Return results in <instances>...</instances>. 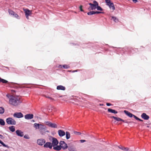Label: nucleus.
<instances>
[{"label": "nucleus", "instance_id": "nucleus-1", "mask_svg": "<svg viewBox=\"0 0 151 151\" xmlns=\"http://www.w3.org/2000/svg\"><path fill=\"white\" fill-rule=\"evenodd\" d=\"M21 102L20 98L17 96H12L10 97L9 101V104L13 106H17Z\"/></svg>", "mask_w": 151, "mask_h": 151}, {"label": "nucleus", "instance_id": "nucleus-2", "mask_svg": "<svg viewBox=\"0 0 151 151\" xmlns=\"http://www.w3.org/2000/svg\"><path fill=\"white\" fill-rule=\"evenodd\" d=\"M34 127L36 129H38L40 134L42 135L45 134L46 132H49L48 131L46 130V127L43 124L35 123Z\"/></svg>", "mask_w": 151, "mask_h": 151}, {"label": "nucleus", "instance_id": "nucleus-3", "mask_svg": "<svg viewBox=\"0 0 151 151\" xmlns=\"http://www.w3.org/2000/svg\"><path fill=\"white\" fill-rule=\"evenodd\" d=\"M89 4L90 6V7L88 8V9L89 10L95 9L96 6L99 5L98 3L96 1H93V4L89 3Z\"/></svg>", "mask_w": 151, "mask_h": 151}, {"label": "nucleus", "instance_id": "nucleus-4", "mask_svg": "<svg viewBox=\"0 0 151 151\" xmlns=\"http://www.w3.org/2000/svg\"><path fill=\"white\" fill-rule=\"evenodd\" d=\"M105 1L106 5L109 6L110 9L114 11L115 9V8L113 3L111 2L110 0H105Z\"/></svg>", "mask_w": 151, "mask_h": 151}, {"label": "nucleus", "instance_id": "nucleus-5", "mask_svg": "<svg viewBox=\"0 0 151 151\" xmlns=\"http://www.w3.org/2000/svg\"><path fill=\"white\" fill-rule=\"evenodd\" d=\"M6 122L9 124L15 125L16 123L14 119L11 117H9L6 119Z\"/></svg>", "mask_w": 151, "mask_h": 151}, {"label": "nucleus", "instance_id": "nucleus-6", "mask_svg": "<svg viewBox=\"0 0 151 151\" xmlns=\"http://www.w3.org/2000/svg\"><path fill=\"white\" fill-rule=\"evenodd\" d=\"M59 144L61 148L63 150L66 149L68 147L67 144L64 141H60Z\"/></svg>", "mask_w": 151, "mask_h": 151}, {"label": "nucleus", "instance_id": "nucleus-7", "mask_svg": "<svg viewBox=\"0 0 151 151\" xmlns=\"http://www.w3.org/2000/svg\"><path fill=\"white\" fill-rule=\"evenodd\" d=\"M58 143V141L56 138L52 137V144L53 147L57 146Z\"/></svg>", "mask_w": 151, "mask_h": 151}, {"label": "nucleus", "instance_id": "nucleus-8", "mask_svg": "<svg viewBox=\"0 0 151 151\" xmlns=\"http://www.w3.org/2000/svg\"><path fill=\"white\" fill-rule=\"evenodd\" d=\"M13 116L17 118H21L23 117V115L21 112H16L14 114Z\"/></svg>", "mask_w": 151, "mask_h": 151}, {"label": "nucleus", "instance_id": "nucleus-9", "mask_svg": "<svg viewBox=\"0 0 151 151\" xmlns=\"http://www.w3.org/2000/svg\"><path fill=\"white\" fill-rule=\"evenodd\" d=\"M37 143L38 145H42L45 143V140L44 139H38L37 140Z\"/></svg>", "mask_w": 151, "mask_h": 151}, {"label": "nucleus", "instance_id": "nucleus-10", "mask_svg": "<svg viewBox=\"0 0 151 151\" xmlns=\"http://www.w3.org/2000/svg\"><path fill=\"white\" fill-rule=\"evenodd\" d=\"M33 116L32 114H27L24 116V118L26 119H31L33 118Z\"/></svg>", "mask_w": 151, "mask_h": 151}, {"label": "nucleus", "instance_id": "nucleus-11", "mask_svg": "<svg viewBox=\"0 0 151 151\" xmlns=\"http://www.w3.org/2000/svg\"><path fill=\"white\" fill-rule=\"evenodd\" d=\"M44 146L45 147L49 148L50 149H51L52 146L51 143L47 142L44 145Z\"/></svg>", "mask_w": 151, "mask_h": 151}, {"label": "nucleus", "instance_id": "nucleus-12", "mask_svg": "<svg viewBox=\"0 0 151 151\" xmlns=\"http://www.w3.org/2000/svg\"><path fill=\"white\" fill-rule=\"evenodd\" d=\"M58 133L59 136L60 137L64 136L65 134V132L62 130H59L58 131Z\"/></svg>", "mask_w": 151, "mask_h": 151}, {"label": "nucleus", "instance_id": "nucleus-13", "mask_svg": "<svg viewBox=\"0 0 151 151\" xmlns=\"http://www.w3.org/2000/svg\"><path fill=\"white\" fill-rule=\"evenodd\" d=\"M16 132L17 135L18 136L22 137L24 136L23 132L20 130H16Z\"/></svg>", "mask_w": 151, "mask_h": 151}, {"label": "nucleus", "instance_id": "nucleus-14", "mask_svg": "<svg viewBox=\"0 0 151 151\" xmlns=\"http://www.w3.org/2000/svg\"><path fill=\"white\" fill-rule=\"evenodd\" d=\"M141 116L142 118L145 120H148L149 118V116L145 113H143L142 114Z\"/></svg>", "mask_w": 151, "mask_h": 151}, {"label": "nucleus", "instance_id": "nucleus-15", "mask_svg": "<svg viewBox=\"0 0 151 151\" xmlns=\"http://www.w3.org/2000/svg\"><path fill=\"white\" fill-rule=\"evenodd\" d=\"M124 112L126 115L130 117H132L134 116L133 114L126 110H124Z\"/></svg>", "mask_w": 151, "mask_h": 151}, {"label": "nucleus", "instance_id": "nucleus-16", "mask_svg": "<svg viewBox=\"0 0 151 151\" xmlns=\"http://www.w3.org/2000/svg\"><path fill=\"white\" fill-rule=\"evenodd\" d=\"M25 12V15H30L32 14L31 11L29 10L28 9H26L24 10Z\"/></svg>", "mask_w": 151, "mask_h": 151}, {"label": "nucleus", "instance_id": "nucleus-17", "mask_svg": "<svg viewBox=\"0 0 151 151\" xmlns=\"http://www.w3.org/2000/svg\"><path fill=\"white\" fill-rule=\"evenodd\" d=\"M57 89L58 90H62L64 91L65 89V87L61 85L58 86L57 87Z\"/></svg>", "mask_w": 151, "mask_h": 151}, {"label": "nucleus", "instance_id": "nucleus-18", "mask_svg": "<svg viewBox=\"0 0 151 151\" xmlns=\"http://www.w3.org/2000/svg\"><path fill=\"white\" fill-rule=\"evenodd\" d=\"M118 147L119 149L124 151H127L129 150V148L128 147H125L122 146H118Z\"/></svg>", "mask_w": 151, "mask_h": 151}, {"label": "nucleus", "instance_id": "nucleus-19", "mask_svg": "<svg viewBox=\"0 0 151 151\" xmlns=\"http://www.w3.org/2000/svg\"><path fill=\"white\" fill-rule=\"evenodd\" d=\"M108 111L109 112L115 114H117L118 113V112L117 111L110 108H109L108 109Z\"/></svg>", "mask_w": 151, "mask_h": 151}, {"label": "nucleus", "instance_id": "nucleus-20", "mask_svg": "<svg viewBox=\"0 0 151 151\" xmlns=\"http://www.w3.org/2000/svg\"><path fill=\"white\" fill-rule=\"evenodd\" d=\"M53 149L55 150L59 151L61 150V148L60 146V145L59 146L57 145L56 147L55 146L53 147Z\"/></svg>", "mask_w": 151, "mask_h": 151}, {"label": "nucleus", "instance_id": "nucleus-21", "mask_svg": "<svg viewBox=\"0 0 151 151\" xmlns=\"http://www.w3.org/2000/svg\"><path fill=\"white\" fill-rule=\"evenodd\" d=\"M66 138L67 139H69L70 137V133L68 132H66L65 133Z\"/></svg>", "mask_w": 151, "mask_h": 151}, {"label": "nucleus", "instance_id": "nucleus-22", "mask_svg": "<svg viewBox=\"0 0 151 151\" xmlns=\"http://www.w3.org/2000/svg\"><path fill=\"white\" fill-rule=\"evenodd\" d=\"M111 118H113L114 119L116 120L117 121H121L122 120V119L119 118V117H117L114 116H112L110 117Z\"/></svg>", "mask_w": 151, "mask_h": 151}, {"label": "nucleus", "instance_id": "nucleus-23", "mask_svg": "<svg viewBox=\"0 0 151 151\" xmlns=\"http://www.w3.org/2000/svg\"><path fill=\"white\" fill-rule=\"evenodd\" d=\"M34 69L33 67H29L27 68V72L29 73H31V72L29 71V70H32V71Z\"/></svg>", "mask_w": 151, "mask_h": 151}, {"label": "nucleus", "instance_id": "nucleus-24", "mask_svg": "<svg viewBox=\"0 0 151 151\" xmlns=\"http://www.w3.org/2000/svg\"><path fill=\"white\" fill-rule=\"evenodd\" d=\"M49 126L53 128H56L57 127V125L55 124L52 123L51 122Z\"/></svg>", "mask_w": 151, "mask_h": 151}, {"label": "nucleus", "instance_id": "nucleus-25", "mask_svg": "<svg viewBox=\"0 0 151 151\" xmlns=\"http://www.w3.org/2000/svg\"><path fill=\"white\" fill-rule=\"evenodd\" d=\"M9 130L12 132H14L15 130L14 127L13 126H12L11 127H9Z\"/></svg>", "mask_w": 151, "mask_h": 151}, {"label": "nucleus", "instance_id": "nucleus-26", "mask_svg": "<svg viewBox=\"0 0 151 151\" xmlns=\"http://www.w3.org/2000/svg\"><path fill=\"white\" fill-rule=\"evenodd\" d=\"M2 82L3 83H6L8 82V81L3 79L0 78V83Z\"/></svg>", "mask_w": 151, "mask_h": 151}, {"label": "nucleus", "instance_id": "nucleus-27", "mask_svg": "<svg viewBox=\"0 0 151 151\" xmlns=\"http://www.w3.org/2000/svg\"><path fill=\"white\" fill-rule=\"evenodd\" d=\"M5 124L4 121L1 119H0V125L2 126H4Z\"/></svg>", "mask_w": 151, "mask_h": 151}, {"label": "nucleus", "instance_id": "nucleus-28", "mask_svg": "<svg viewBox=\"0 0 151 151\" xmlns=\"http://www.w3.org/2000/svg\"><path fill=\"white\" fill-rule=\"evenodd\" d=\"M4 112V109L2 107H0V114H2Z\"/></svg>", "mask_w": 151, "mask_h": 151}, {"label": "nucleus", "instance_id": "nucleus-29", "mask_svg": "<svg viewBox=\"0 0 151 151\" xmlns=\"http://www.w3.org/2000/svg\"><path fill=\"white\" fill-rule=\"evenodd\" d=\"M111 18L113 19L114 21L115 22H117L119 21L118 19L115 17H112Z\"/></svg>", "mask_w": 151, "mask_h": 151}, {"label": "nucleus", "instance_id": "nucleus-30", "mask_svg": "<svg viewBox=\"0 0 151 151\" xmlns=\"http://www.w3.org/2000/svg\"><path fill=\"white\" fill-rule=\"evenodd\" d=\"M14 12L11 9H9L8 10V12L9 14L10 15H12L13 14V13H14Z\"/></svg>", "mask_w": 151, "mask_h": 151}, {"label": "nucleus", "instance_id": "nucleus-31", "mask_svg": "<svg viewBox=\"0 0 151 151\" xmlns=\"http://www.w3.org/2000/svg\"><path fill=\"white\" fill-rule=\"evenodd\" d=\"M68 150L69 151H75V150L74 149L73 146L69 147Z\"/></svg>", "mask_w": 151, "mask_h": 151}, {"label": "nucleus", "instance_id": "nucleus-32", "mask_svg": "<svg viewBox=\"0 0 151 151\" xmlns=\"http://www.w3.org/2000/svg\"><path fill=\"white\" fill-rule=\"evenodd\" d=\"M96 8L98 10L101 11H102L103 10V9L100 6H99V5L96 6Z\"/></svg>", "mask_w": 151, "mask_h": 151}, {"label": "nucleus", "instance_id": "nucleus-33", "mask_svg": "<svg viewBox=\"0 0 151 151\" xmlns=\"http://www.w3.org/2000/svg\"><path fill=\"white\" fill-rule=\"evenodd\" d=\"M87 14H88V15H89L94 14V12L93 11H90V12H88L87 13Z\"/></svg>", "mask_w": 151, "mask_h": 151}, {"label": "nucleus", "instance_id": "nucleus-34", "mask_svg": "<svg viewBox=\"0 0 151 151\" xmlns=\"http://www.w3.org/2000/svg\"><path fill=\"white\" fill-rule=\"evenodd\" d=\"M12 15L13 16L17 18H18V17H19L18 15L15 12H14V13H13V14Z\"/></svg>", "mask_w": 151, "mask_h": 151}, {"label": "nucleus", "instance_id": "nucleus-35", "mask_svg": "<svg viewBox=\"0 0 151 151\" xmlns=\"http://www.w3.org/2000/svg\"><path fill=\"white\" fill-rule=\"evenodd\" d=\"M12 15L13 16L17 18H18V17H19L18 15L15 12H14V13H13V14Z\"/></svg>", "mask_w": 151, "mask_h": 151}, {"label": "nucleus", "instance_id": "nucleus-36", "mask_svg": "<svg viewBox=\"0 0 151 151\" xmlns=\"http://www.w3.org/2000/svg\"><path fill=\"white\" fill-rule=\"evenodd\" d=\"M0 143L4 147H7V145H5L1 140H0Z\"/></svg>", "mask_w": 151, "mask_h": 151}, {"label": "nucleus", "instance_id": "nucleus-37", "mask_svg": "<svg viewBox=\"0 0 151 151\" xmlns=\"http://www.w3.org/2000/svg\"><path fill=\"white\" fill-rule=\"evenodd\" d=\"M74 133L77 135H80L81 134V133L75 131H74Z\"/></svg>", "mask_w": 151, "mask_h": 151}, {"label": "nucleus", "instance_id": "nucleus-38", "mask_svg": "<svg viewBox=\"0 0 151 151\" xmlns=\"http://www.w3.org/2000/svg\"><path fill=\"white\" fill-rule=\"evenodd\" d=\"M63 68H65V69L68 68L69 67V66L68 65H63Z\"/></svg>", "mask_w": 151, "mask_h": 151}, {"label": "nucleus", "instance_id": "nucleus-39", "mask_svg": "<svg viewBox=\"0 0 151 151\" xmlns=\"http://www.w3.org/2000/svg\"><path fill=\"white\" fill-rule=\"evenodd\" d=\"M103 13L102 12H98V11H96L94 12V14H99L100 13Z\"/></svg>", "mask_w": 151, "mask_h": 151}, {"label": "nucleus", "instance_id": "nucleus-40", "mask_svg": "<svg viewBox=\"0 0 151 151\" xmlns=\"http://www.w3.org/2000/svg\"><path fill=\"white\" fill-rule=\"evenodd\" d=\"M121 121H122L126 123H129L131 122H127L126 120H123L122 119V120Z\"/></svg>", "mask_w": 151, "mask_h": 151}, {"label": "nucleus", "instance_id": "nucleus-41", "mask_svg": "<svg viewBox=\"0 0 151 151\" xmlns=\"http://www.w3.org/2000/svg\"><path fill=\"white\" fill-rule=\"evenodd\" d=\"M45 123H46V124L49 126L51 123V122H46Z\"/></svg>", "mask_w": 151, "mask_h": 151}, {"label": "nucleus", "instance_id": "nucleus-42", "mask_svg": "<svg viewBox=\"0 0 151 151\" xmlns=\"http://www.w3.org/2000/svg\"><path fill=\"white\" fill-rule=\"evenodd\" d=\"M80 9L81 10V11L83 12V10L82 9V6L81 5L79 7Z\"/></svg>", "mask_w": 151, "mask_h": 151}, {"label": "nucleus", "instance_id": "nucleus-43", "mask_svg": "<svg viewBox=\"0 0 151 151\" xmlns=\"http://www.w3.org/2000/svg\"><path fill=\"white\" fill-rule=\"evenodd\" d=\"M133 116L134 117V118L136 119L137 120H138L139 119V118H138V117L135 116V115H134V116Z\"/></svg>", "mask_w": 151, "mask_h": 151}, {"label": "nucleus", "instance_id": "nucleus-44", "mask_svg": "<svg viewBox=\"0 0 151 151\" xmlns=\"http://www.w3.org/2000/svg\"><path fill=\"white\" fill-rule=\"evenodd\" d=\"M80 141L81 143H83L86 141L85 140L81 139L80 140Z\"/></svg>", "mask_w": 151, "mask_h": 151}, {"label": "nucleus", "instance_id": "nucleus-45", "mask_svg": "<svg viewBox=\"0 0 151 151\" xmlns=\"http://www.w3.org/2000/svg\"><path fill=\"white\" fill-rule=\"evenodd\" d=\"M106 105L107 106H110L112 105L111 104L109 103H106Z\"/></svg>", "mask_w": 151, "mask_h": 151}, {"label": "nucleus", "instance_id": "nucleus-46", "mask_svg": "<svg viewBox=\"0 0 151 151\" xmlns=\"http://www.w3.org/2000/svg\"><path fill=\"white\" fill-rule=\"evenodd\" d=\"M6 96L7 97H8V98H9V99H10V95L9 94H7L6 95Z\"/></svg>", "mask_w": 151, "mask_h": 151}, {"label": "nucleus", "instance_id": "nucleus-47", "mask_svg": "<svg viewBox=\"0 0 151 151\" xmlns=\"http://www.w3.org/2000/svg\"><path fill=\"white\" fill-rule=\"evenodd\" d=\"M48 99H49L50 100H52V101L55 100L54 99H53L51 97H48Z\"/></svg>", "mask_w": 151, "mask_h": 151}, {"label": "nucleus", "instance_id": "nucleus-48", "mask_svg": "<svg viewBox=\"0 0 151 151\" xmlns=\"http://www.w3.org/2000/svg\"><path fill=\"white\" fill-rule=\"evenodd\" d=\"M24 138H25L26 139H28L29 138H28V137H27V136H26V135H24Z\"/></svg>", "mask_w": 151, "mask_h": 151}, {"label": "nucleus", "instance_id": "nucleus-49", "mask_svg": "<svg viewBox=\"0 0 151 151\" xmlns=\"http://www.w3.org/2000/svg\"><path fill=\"white\" fill-rule=\"evenodd\" d=\"M25 16H26V17L27 18V19H29V15H25Z\"/></svg>", "mask_w": 151, "mask_h": 151}, {"label": "nucleus", "instance_id": "nucleus-50", "mask_svg": "<svg viewBox=\"0 0 151 151\" xmlns=\"http://www.w3.org/2000/svg\"><path fill=\"white\" fill-rule=\"evenodd\" d=\"M132 1L135 3H136L137 1V0H132Z\"/></svg>", "mask_w": 151, "mask_h": 151}, {"label": "nucleus", "instance_id": "nucleus-51", "mask_svg": "<svg viewBox=\"0 0 151 151\" xmlns=\"http://www.w3.org/2000/svg\"><path fill=\"white\" fill-rule=\"evenodd\" d=\"M44 96L46 97V98H48V97H50L48 96H47L46 95H44Z\"/></svg>", "mask_w": 151, "mask_h": 151}, {"label": "nucleus", "instance_id": "nucleus-52", "mask_svg": "<svg viewBox=\"0 0 151 151\" xmlns=\"http://www.w3.org/2000/svg\"><path fill=\"white\" fill-rule=\"evenodd\" d=\"M138 120H139V121H142V122L143 121V120H141V119H140L139 118V119H138Z\"/></svg>", "mask_w": 151, "mask_h": 151}, {"label": "nucleus", "instance_id": "nucleus-53", "mask_svg": "<svg viewBox=\"0 0 151 151\" xmlns=\"http://www.w3.org/2000/svg\"><path fill=\"white\" fill-rule=\"evenodd\" d=\"M61 66H62V65H60L59 66V68H61V67H61Z\"/></svg>", "mask_w": 151, "mask_h": 151}, {"label": "nucleus", "instance_id": "nucleus-54", "mask_svg": "<svg viewBox=\"0 0 151 151\" xmlns=\"http://www.w3.org/2000/svg\"><path fill=\"white\" fill-rule=\"evenodd\" d=\"M0 137H0V138H1V139H2V137H3V136H2H2H0Z\"/></svg>", "mask_w": 151, "mask_h": 151}, {"label": "nucleus", "instance_id": "nucleus-55", "mask_svg": "<svg viewBox=\"0 0 151 151\" xmlns=\"http://www.w3.org/2000/svg\"><path fill=\"white\" fill-rule=\"evenodd\" d=\"M0 137H0V138H1V139H2V137H3V136H2H2H0Z\"/></svg>", "mask_w": 151, "mask_h": 151}, {"label": "nucleus", "instance_id": "nucleus-56", "mask_svg": "<svg viewBox=\"0 0 151 151\" xmlns=\"http://www.w3.org/2000/svg\"><path fill=\"white\" fill-rule=\"evenodd\" d=\"M0 136L2 137V135H1L0 134Z\"/></svg>", "mask_w": 151, "mask_h": 151}, {"label": "nucleus", "instance_id": "nucleus-57", "mask_svg": "<svg viewBox=\"0 0 151 151\" xmlns=\"http://www.w3.org/2000/svg\"><path fill=\"white\" fill-rule=\"evenodd\" d=\"M147 127H149V126H147Z\"/></svg>", "mask_w": 151, "mask_h": 151}, {"label": "nucleus", "instance_id": "nucleus-58", "mask_svg": "<svg viewBox=\"0 0 151 151\" xmlns=\"http://www.w3.org/2000/svg\"><path fill=\"white\" fill-rule=\"evenodd\" d=\"M75 13H76V12H75Z\"/></svg>", "mask_w": 151, "mask_h": 151}, {"label": "nucleus", "instance_id": "nucleus-59", "mask_svg": "<svg viewBox=\"0 0 151 151\" xmlns=\"http://www.w3.org/2000/svg\"><path fill=\"white\" fill-rule=\"evenodd\" d=\"M62 96H60V97H61Z\"/></svg>", "mask_w": 151, "mask_h": 151}]
</instances>
